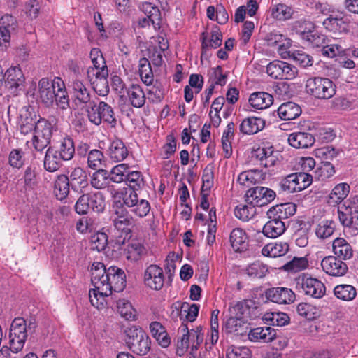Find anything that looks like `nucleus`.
<instances>
[{"label": "nucleus", "mask_w": 358, "mask_h": 358, "mask_svg": "<svg viewBox=\"0 0 358 358\" xmlns=\"http://www.w3.org/2000/svg\"><path fill=\"white\" fill-rule=\"evenodd\" d=\"M38 94L41 102L48 108L55 104L62 110L69 107V99L63 80L57 77L54 80L43 78L38 81Z\"/></svg>", "instance_id": "1"}, {"label": "nucleus", "mask_w": 358, "mask_h": 358, "mask_svg": "<svg viewBox=\"0 0 358 358\" xmlns=\"http://www.w3.org/2000/svg\"><path fill=\"white\" fill-rule=\"evenodd\" d=\"M124 341L127 348L134 354L145 355L151 349V341L141 327L131 326L124 329Z\"/></svg>", "instance_id": "2"}, {"label": "nucleus", "mask_w": 358, "mask_h": 358, "mask_svg": "<svg viewBox=\"0 0 358 358\" xmlns=\"http://www.w3.org/2000/svg\"><path fill=\"white\" fill-rule=\"evenodd\" d=\"M57 130L56 119L50 117L48 120L39 117L36 124L32 138V143L34 149L38 152H42L51 142L54 131Z\"/></svg>", "instance_id": "3"}, {"label": "nucleus", "mask_w": 358, "mask_h": 358, "mask_svg": "<svg viewBox=\"0 0 358 358\" xmlns=\"http://www.w3.org/2000/svg\"><path fill=\"white\" fill-rule=\"evenodd\" d=\"M115 229L120 231V236L116 239V243L119 245H124L129 241L132 234V228L134 226V220L129 212L123 206L117 207L110 217Z\"/></svg>", "instance_id": "4"}, {"label": "nucleus", "mask_w": 358, "mask_h": 358, "mask_svg": "<svg viewBox=\"0 0 358 358\" xmlns=\"http://www.w3.org/2000/svg\"><path fill=\"white\" fill-rule=\"evenodd\" d=\"M87 112L89 120L96 126L100 125L102 121L108 123L112 127H115L117 124L113 108L99 99L90 102Z\"/></svg>", "instance_id": "5"}, {"label": "nucleus", "mask_w": 358, "mask_h": 358, "mask_svg": "<svg viewBox=\"0 0 358 358\" xmlns=\"http://www.w3.org/2000/svg\"><path fill=\"white\" fill-rule=\"evenodd\" d=\"M296 289L307 296L321 299L326 293L324 284L308 273H301L295 279Z\"/></svg>", "instance_id": "6"}, {"label": "nucleus", "mask_w": 358, "mask_h": 358, "mask_svg": "<svg viewBox=\"0 0 358 358\" xmlns=\"http://www.w3.org/2000/svg\"><path fill=\"white\" fill-rule=\"evenodd\" d=\"M308 94L319 99H329L336 94V85L329 78L314 77L308 78L306 83Z\"/></svg>", "instance_id": "7"}, {"label": "nucleus", "mask_w": 358, "mask_h": 358, "mask_svg": "<svg viewBox=\"0 0 358 358\" xmlns=\"http://www.w3.org/2000/svg\"><path fill=\"white\" fill-rule=\"evenodd\" d=\"M105 197L100 192L83 194L75 204V210L79 215H86L90 210L101 213L105 209Z\"/></svg>", "instance_id": "8"}, {"label": "nucleus", "mask_w": 358, "mask_h": 358, "mask_svg": "<svg viewBox=\"0 0 358 358\" xmlns=\"http://www.w3.org/2000/svg\"><path fill=\"white\" fill-rule=\"evenodd\" d=\"M27 338V322L22 317H16L13 321L9 333L10 348L13 353L21 351Z\"/></svg>", "instance_id": "9"}, {"label": "nucleus", "mask_w": 358, "mask_h": 358, "mask_svg": "<svg viewBox=\"0 0 358 358\" xmlns=\"http://www.w3.org/2000/svg\"><path fill=\"white\" fill-rule=\"evenodd\" d=\"M136 189L124 188L122 192L123 203L131 209V212L140 217L146 216L150 210L149 202L138 199Z\"/></svg>", "instance_id": "10"}, {"label": "nucleus", "mask_w": 358, "mask_h": 358, "mask_svg": "<svg viewBox=\"0 0 358 358\" xmlns=\"http://www.w3.org/2000/svg\"><path fill=\"white\" fill-rule=\"evenodd\" d=\"M276 196L275 192L268 187L257 186L250 188L245 193V201L248 205L264 206L272 202Z\"/></svg>", "instance_id": "11"}, {"label": "nucleus", "mask_w": 358, "mask_h": 358, "mask_svg": "<svg viewBox=\"0 0 358 358\" xmlns=\"http://www.w3.org/2000/svg\"><path fill=\"white\" fill-rule=\"evenodd\" d=\"M6 87L8 91L17 94L18 92L24 89L25 77L21 69L17 66H12L6 71L4 80Z\"/></svg>", "instance_id": "12"}, {"label": "nucleus", "mask_w": 358, "mask_h": 358, "mask_svg": "<svg viewBox=\"0 0 358 358\" xmlns=\"http://www.w3.org/2000/svg\"><path fill=\"white\" fill-rule=\"evenodd\" d=\"M105 286L109 294H112L113 291L115 292L122 291L126 287V275L124 271L117 266L108 268Z\"/></svg>", "instance_id": "13"}, {"label": "nucleus", "mask_w": 358, "mask_h": 358, "mask_svg": "<svg viewBox=\"0 0 358 358\" xmlns=\"http://www.w3.org/2000/svg\"><path fill=\"white\" fill-rule=\"evenodd\" d=\"M39 117L31 106H23L20 108L17 124L21 134L25 135L32 132L38 123Z\"/></svg>", "instance_id": "14"}, {"label": "nucleus", "mask_w": 358, "mask_h": 358, "mask_svg": "<svg viewBox=\"0 0 358 358\" xmlns=\"http://www.w3.org/2000/svg\"><path fill=\"white\" fill-rule=\"evenodd\" d=\"M321 266L326 273L332 276H343L348 270L347 264L343 262V259L336 256L324 257L322 260Z\"/></svg>", "instance_id": "15"}, {"label": "nucleus", "mask_w": 358, "mask_h": 358, "mask_svg": "<svg viewBox=\"0 0 358 358\" xmlns=\"http://www.w3.org/2000/svg\"><path fill=\"white\" fill-rule=\"evenodd\" d=\"M265 296L271 301L279 304H289L294 301V292L287 287H272L265 292Z\"/></svg>", "instance_id": "16"}, {"label": "nucleus", "mask_w": 358, "mask_h": 358, "mask_svg": "<svg viewBox=\"0 0 358 358\" xmlns=\"http://www.w3.org/2000/svg\"><path fill=\"white\" fill-rule=\"evenodd\" d=\"M144 282L151 289L160 290L164 282L162 268L156 264L150 265L145 271Z\"/></svg>", "instance_id": "17"}, {"label": "nucleus", "mask_w": 358, "mask_h": 358, "mask_svg": "<svg viewBox=\"0 0 358 358\" xmlns=\"http://www.w3.org/2000/svg\"><path fill=\"white\" fill-rule=\"evenodd\" d=\"M338 219L341 224L350 230L352 235L358 234V211L352 210L345 208H338Z\"/></svg>", "instance_id": "18"}, {"label": "nucleus", "mask_w": 358, "mask_h": 358, "mask_svg": "<svg viewBox=\"0 0 358 358\" xmlns=\"http://www.w3.org/2000/svg\"><path fill=\"white\" fill-rule=\"evenodd\" d=\"M296 211V206L291 202L280 203L271 207L267 211L268 218H276L279 220H286L294 215Z\"/></svg>", "instance_id": "19"}, {"label": "nucleus", "mask_w": 358, "mask_h": 358, "mask_svg": "<svg viewBox=\"0 0 358 358\" xmlns=\"http://www.w3.org/2000/svg\"><path fill=\"white\" fill-rule=\"evenodd\" d=\"M69 179L71 182V189L78 193L83 192V189L89 185L86 171L80 167L73 169Z\"/></svg>", "instance_id": "20"}, {"label": "nucleus", "mask_w": 358, "mask_h": 358, "mask_svg": "<svg viewBox=\"0 0 358 358\" xmlns=\"http://www.w3.org/2000/svg\"><path fill=\"white\" fill-rule=\"evenodd\" d=\"M3 26L0 27V47L7 48L10 44V31L15 29V19L12 15H5L1 18Z\"/></svg>", "instance_id": "21"}, {"label": "nucleus", "mask_w": 358, "mask_h": 358, "mask_svg": "<svg viewBox=\"0 0 358 358\" xmlns=\"http://www.w3.org/2000/svg\"><path fill=\"white\" fill-rule=\"evenodd\" d=\"M324 27L332 32H347L348 24L343 20L342 13H333L323 22Z\"/></svg>", "instance_id": "22"}, {"label": "nucleus", "mask_w": 358, "mask_h": 358, "mask_svg": "<svg viewBox=\"0 0 358 358\" xmlns=\"http://www.w3.org/2000/svg\"><path fill=\"white\" fill-rule=\"evenodd\" d=\"M333 252L336 257L343 260L352 257L353 250L351 245L343 238H336L332 243Z\"/></svg>", "instance_id": "23"}, {"label": "nucleus", "mask_w": 358, "mask_h": 358, "mask_svg": "<svg viewBox=\"0 0 358 358\" xmlns=\"http://www.w3.org/2000/svg\"><path fill=\"white\" fill-rule=\"evenodd\" d=\"M248 338L251 341L273 342L275 338V330L270 327L254 328L250 331Z\"/></svg>", "instance_id": "24"}, {"label": "nucleus", "mask_w": 358, "mask_h": 358, "mask_svg": "<svg viewBox=\"0 0 358 358\" xmlns=\"http://www.w3.org/2000/svg\"><path fill=\"white\" fill-rule=\"evenodd\" d=\"M288 141L295 148H308L314 144L315 138L307 132H294L289 136Z\"/></svg>", "instance_id": "25"}, {"label": "nucleus", "mask_w": 358, "mask_h": 358, "mask_svg": "<svg viewBox=\"0 0 358 358\" xmlns=\"http://www.w3.org/2000/svg\"><path fill=\"white\" fill-rule=\"evenodd\" d=\"M265 120L260 117H250L244 119L239 126L240 131L243 134H254L262 130Z\"/></svg>", "instance_id": "26"}, {"label": "nucleus", "mask_w": 358, "mask_h": 358, "mask_svg": "<svg viewBox=\"0 0 358 358\" xmlns=\"http://www.w3.org/2000/svg\"><path fill=\"white\" fill-rule=\"evenodd\" d=\"M285 229L283 221L276 218H269V220L263 227L262 233L268 238H275L282 235Z\"/></svg>", "instance_id": "27"}, {"label": "nucleus", "mask_w": 358, "mask_h": 358, "mask_svg": "<svg viewBox=\"0 0 358 358\" xmlns=\"http://www.w3.org/2000/svg\"><path fill=\"white\" fill-rule=\"evenodd\" d=\"M92 283L98 289H101V286L105 287L106 277L108 275V268L102 262H96L92 266Z\"/></svg>", "instance_id": "28"}, {"label": "nucleus", "mask_w": 358, "mask_h": 358, "mask_svg": "<svg viewBox=\"0 0 358 358\" xmlns=\"http://www.w3.org/2000/svg\"><path fill=\"white\" fill-rule=\"evenodd\" d=\"M276 112L281 120H292L301 114V109L296 103L289 101L281 104Z\"/></svg>", "instance_id": "29"}, {"label": "nucleus", "mask_w": 358, "mask_h": 358, "mask_svg": "<svg viewBox=\"0 0 358 358\" xmlns=\"http://www.w3.org/2000/svg\"><path fill=\"white\" fill-rule=\"evenodd\" d=\"M249 102L252 108L262 110L273 104V98L267 92H257L250 96Z\"/></svg>", "instance_id": "30"}, {"label": "nucleus", "mask_w": 358, "mask_h": 358, "mask_svg": "<svg viewBox=\"0 0 358 358\" xmlns=\"http://www.w3.org/2000/svg\"><path fill=\"white\" fill-rule=\"evenodd\" d=\"M229 239L231 247L236 252H242L247 249L248 236L242 229H234L230 234Z\"/></svg>", "instance_id": "31"}, {"label": "nucleus", "mask_w": 358, "mask_h": 358, "mask_svg": "<svg viewBox=\"0 0 358 358\" xmlns=\"http://www.w3.org/2000/svg\"><path fill=\"white\" fill-rule=\"evenodd\" d=\"M264 180L262 171L258 169H250L241 172L237 178V182L243 186L249 187Z\"/></svg>", "instance_id": "32"}, {"label": "nucleus", "mask_w": 358, "mask_h": 358, "mask_svg": "<svg viewBox=\"0 0 358 358\" xmlns=\"http://www.w3.org/2000/svg\"><path fill=\"white\" fill-rule=\"evenodd\" d=\"M54 152L63 161L71 160L75 155V145L73 139L70 137L64 138Z\"/></svg>", "instance_id": "33"}, {"label": "nucleus", "mask_w": 358, "mask_h": 358, "mask_svg": "<svg viewBox=\"0 0 358 358\" xmlns=\"http://www.w3.org/2000/svg\"><path fill=\"white\" fill-rule=\"evenodd\" d=\"M252 157L257 159L260 164L265 168L274 166L277 161V157L273 155L272 147L259 148L255 151Z\"/></svg>", "instance_id": "34"}, {"label": "nucleus", "mask_w": 358, "mask_h": 358, "mask_svg": "<svg viewBox=\"0 0 358 358\" xmlns=\"http://www.w3.org/2000/svg\"><path fill=\"white\" fill-rule=\"evenodd\" d=\"M73 94L75 100L79 103L86 104L92 102L90 101V92L83 82L78 78H76L72 82Z\"/></svg>", "instance_id": "35"}, {"label": "nucleus", "mask_w": 358, "mask_h": 358, "mask_svg": "<svg viewBox=\"0 0 358 358\" xmlns=\"http://www.w3.org/2000/svg\"><path fill=\"white\" fill-rule=\"evenodd\" d=\"M289 251V245L286 242H274L266 244L262 250L263 255L277 257L285 255Z\"/></svg>", "instance_id": "36"}, {"label": "nucleus", "mask_w": 358, "mask_h": 358, "mask_svg": "<svg viewBox=\"0 0 358 358\" xmlns=\"http://www.w3.org/2000/svg\"><path fill=\"white\" fill-rule=\"evenodd\" d=\"M71 188L69 177L64 174L57 176L54 184V193L59 200L65 199Z\"/></svg>", "instance_id": "37"}, {"label": "nucleus", "mask_w": 358, "mask_h": 358, "mask_svg": "<svg viewBox=\"0 0 358 358\" xmlns=\"http://www.w3.org/2000/svg\"><path fill=\"white\" fill-rule=\"evenodd\" d=\"M109 155L114 162H121L128 155V150L120 138L113 140L109 147Z\"/></svg>", "instance_id": "38"}, {"label": "nucleus", "mask_w": 358, "mask_h": 358, "mask_svg": "<svg viewBox=\"0 0 358 358\" xmlns=\"http://www.w3.org/2000/svg\"><path fill=\"white\" fill-rule=\"evenodd\" d=\"M131 104L135 108H141L145 103V95L142 87L138 84H131L127 90Z\"/></svg>", "instance_id": "39"}, {"label": "nucleus", "mask_w": 358, "mask_h": 358, "mask_svg": "<svg viewBox=\"0 0 358 358\" xmlns=\"http://www.w3.org/2000/svg\"><path fill=\"white\" fill-rule=\"evenodd\" d=\"M250 303L252 301H243L231 303L229 308V316L238 317V319L246 320L250 315Z\"/></svg>", "instance_id": "40"}, {"label": "nucleus", "mask_w": 358, "mask_h": 358, "mask_svg": "<svg viewBox=\"0 0 358 358\" xmlns=\"http://www.w3.org/2000/svg\"><path fill=\"white\" fill-rule=\"evenodd\" d=\"M62 159L58 157L52 147L50 146L45 152L43 166L48 172H55L62 166Z\"/></svg>", "instance_id": "41"}, {"label": "nucleus", "mask_w": 358, "mask_h": 358, "mask_svg": "<svg viewBox=\"0 0 358 358\" xmlns=\"http://www.w3.org/2000/svg\"><path fill=\"white\" fill-rule=\"evenodd\" d=\"M224 328L227 333L243 335L247 332V320L229 316L224 323Z\"/></svg>", "instance_id": "42"}, {"label": "nucleus", "mask_w": 358, "mask_h": 358, "mask_svg": "<svg viewBox=\"0 0 358 358\" xmlns=\"http://www.w3.org/2000/svg\"><path fill=\"white\" fill-rule=\"evenodd\" d=\"M349 192L350 186L348 184L345 182L338 184L330 193L328 203L333 206L341 203L347 197Z\"/></svg>", "instance_id": "43"}, {"label": "nucleus", "mask_w": 358, "mask_h": 358, "mask_svg": "<svg viewBox=\"0 0 358 358\" xmlns=\"http://www.w3.org/2000/svg\"><path fill=\"white\" fill-rule=\"evenodd\" d=\"M110 294H109L108 290H107L106 288V290H104V288L102 286H101L100 289L95 287L94 289H91L89 291V298L91 304L97 308H103L104 307L106 302L105 297L108 296Z\"/></svg>", "instance_id": "44"}, {"label": "nucleus", "mask_w": 358, "mask_h": 358, "mask_svg": "<svg viewBox=\"0 0 358 358\" xmlns=\"http://www.w3.org/2000/svg\"><path fill=\"white\" fill-rule=\"evenodd\" d=\"M91 178L90 183L93 187L101 189L109 185L108 172L103 169H96Z\"/></svg>", "instance_id": "45"}, {"label": "nucleus", "mask_w": 358, "mask_h": 358, "mask_svg": "<svg viewBox=\"0 0 358 358\" xmlns=\"http://www.w3.org/2000/svg\"><path fill=\"white\" fill-rule=\"evenodd\" d=\"M108 76V68L106 64L102 65L101 68L96 70L95 78L96 83H99L103 87V89L98 88V94L105 96L109 92L107 77Z\"/></svg>", "instance_id": "46"}, {"label": "nucleus", "mask_w": 358, "mask_h": 358, "mask_svg": "<svg viewBox=\"0 0 358 358\" xmlns=\"http://www.w3.org/2000/svg\"><path fill=\"white\" fill-rule=\"evenodd\" d=\"M334 292L335 296L343 301H351L357 294L355 288L350 285H337Z\"/></svg>", "instance_id": "47"}, {"label": "nucleus", "mask_w": 358, "mask_h": 358, "mask_svg": "<svg viewBox=\"0 0 358 358\" xmlns=\"http://www.w3.org/2000/svg\"><path fill=\"white\" fill-rule=\"evenodd\" d=\"M199 310V305L192 304L183 302L180 306V319L184 317L187 322H194L198 316Z\"/></svg>", "instance_id": "48"}, {"label": "nucleus", "mask_w": 358, "mask_h": 358, "mask_svg": "<svg viewBox=\"0 0 358 358\" xmlns=\"http://www.w3.org/2000/svg\"><path fill=\"white\" fill-rule=\"evenodd\" d=\"M139 74L145 84L148 85L152 83L153 73L150 61L145 57L139 60Z\"/></svg>", "instance_id": "49"}, {"label": "nucleus", "mask_w": 358, "mask_h": 358, "mask_svg": "<svg viewBox=\"0 0 358 358\" xmlns=\"http://www.w3.org/2000/svg\"><path fill=\"white\" fill-rule=\"evenodd\" d=\"M268 271L267 266L259 261L252 263L246 268V273L252 278H264Z\"/></svg>", "instance_id": "50"}, {"label": "nucleus", "mask_w": 358, "mask_h": 358, "mask_svg": "<svg viewBox=\"0 0 358 358\" xmlns=\"http://www.w3.org/2000/svg\"><path fill=\"white\" fill-rule=\"evenodd\" d=\"M117 308L121 316L127 320H134L136 317V310L131 303L125 299H120L117 301Z\"/></svg>", "instance_id": "51"}, {"label": "nucleus", "mask_w": 358, "mask_h": 358, "mask_svg": "<svg viewBox=\"0 0 358 358\" xmlns=\"http://www.w3.org/2000/svg\"><path fill=\"white\" fill-rule=\"evenodd\" d=\"M336 223L333 220H323L316 228V235L318 238L325 239L330 237L334 232Z\"/></svg>", "instance_id": "52"}, {"label": "nucleus", "mask_w": 358, "mask_h": 358, "mask_svg": "<svg viewBox=\"0 0 358 358\" xmlns=\"http://www.w3.org/2000/svg\"><path fill=\"white\" fill-rule=\"evenodd\" d=\"M314 28V24L310 21H297L293 26V30L304 40L310 37Z\"/></svg>", "instance_id": "53"}, {"label": "nucleus", "mask_w": 358, "mask_h": 358, "mask_svg": "<svg viewBox=\"0 0 358 358\" xmlns=\"http://www.w3.org/2000/svg\"><path fill=\"white\" fill-rule=\"evenodd\" d=\"M127 259L138 261L146 253V249L138 241H132L127 246Z\"/></svg>", "instance_id": "54"}, {"label": "nucleus", "mask_w": 358, "mask_h": 358, "mask_svg": "<svg viewBox=\"0 0 358 358\" xmlns=\"http://www.w3.org/2000/svg\"><path fill=\"white\" fill-rule=\"evenodd\" d=\"M105 157L103 152L96 149L92 150L87 154L88 166L92 169H99L104 164Z\"/></svg>", "instance_id": "55"}, {"label": "nucleus", "mask_w": 358, "mask_h": 358, "mask_svg": "<svg viewBox=\"0 0 358 358\" xmlns=\"http://www.w3.org/2000/svg\"><path fill=\"white\" fill-rule=\"evenodd\" d=\"M296 311L299 315L311 320L319 317L318 309L308 303H301L296 307Z\"/></svg>", "instance_id": "56"}, {"label": "nucleus", "mask_w": 358, "mask_h": 358, "mask_svg": "<svg viewBox=\"0 0 358 358\" xmlns=\"http://www.w3.org/2000/svg\"><path fill=\"white\" fill-rule=\"evenodd\" d=\"M125 182L128 185V188L140 189L144 185V180L141 172L129 171L127 174Z\"/></svg>", "instance_id": "57"}, {"label": "nucleus", "mask_w": 358, "mask_h": 358, "mask_svg": "<svg viewBox=\"0 0 358 358\" xmlns=\"http://www.w3.org/2000/svg\"><path fill=\"white\" fill-rule=\"evenodd\" d=\"M254 205H243L240 204L237 206L234 210L235 216L242 220L248 221L252 218L256 211Z\"/></svg>", "instance_id": "58"}, {"label": "nucleus", "mask_w": 358, "mask_h": 358, "mask_svg": "<svg viewBox=\"0 0 358 358\" xmlns=\"http://www.w3.org/2000/svg\"><path fill=\"white\" fill-rule=\"evenodd\" d=\"M308 266L306 257H294V259L283 266V269L289 272H298L305 269Z\"/></svg>", "instance_id": "59"}, {"label": "nucleus", "mask_w": 358, "mask_h": 358, "mask_svg": "<svg viewBox=\"0 0 358 358\" xmlns=\"http://www.w3.org/2000/svg\"><path fill=\"white\" fill-rule=\"evenodd\" d=\"M108 245V236L103 232H97L91 236V248L101 252L106 249Z\"/></svg>", "instance_id": "60"}, {"label": "nucleus", "mask_w": 358, "mask_h": 358, "mask_svg": "<svg viewBox=\"0 0 358 358\" xmlns=\"http://www.w3.org/2000/svg\"><path fill=\"white\" fill-rule=\"evenodd\" d=\"M264 319L269 322L271 325L282 327L288 323L289 316L284 313H269L264 316Z\"/></svg>", "instance_id": "61"}, {"label": "nucleus", "mask_w": 358, "mask_h": 358, "mask_svg": "<svg viewBox=\"0 0 358 358\" xmlns=\"http://www.w3.org/2000/svg\"><path fill=\"white\" fill-rule=\"evenodd\" d=\"M291 57L302 68L311 66L313 64V57L303 51H295L292 53Z\"/></svg>", "instance_id": "62"}, {"label": "nucleus", "mask_w": 358, "mask_h": 358, "mask_svg": "<svg viewBox=\"0 0 358 358\" xmlns=\"http://www.w3.org/2000/svg\"><path fill=\"white\" fill-rule=\"evenodd\" d=\"M148 99L153 103H159L164 98V88L159 83L153 85L148 91Z\"/></svg>", "instance_id": "63"}, {"label": "nucleus", "mask_w": 358, "mask_h": 358, "mask_svg": "<svg viewBox=\"0 0 358 358\" xmlns=\"http://www.w3.org/2000/svg\"><path fill=\"white\" fill-rule=\"evenodd\" d=\"M295 178L296 179V177L294 176V173H291L287 176L285 178H282L279 183L280 189L282 192H286L287 193L299 192V187L296 186L293 182V180H295Z\"/></svg>", "instance_id": "64"}]
</instances>
